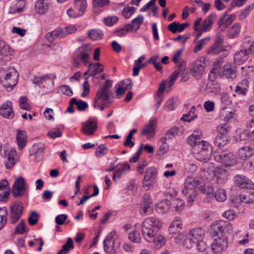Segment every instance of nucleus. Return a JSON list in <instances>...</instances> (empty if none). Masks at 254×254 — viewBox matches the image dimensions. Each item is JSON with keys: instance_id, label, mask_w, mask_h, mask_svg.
Returning <instances> with one entry per match:
<instances>
[{"instance_id": "nucleus-50", "label": "nucleus", "mask_w": 254, "mask_h": 254, "mask_svg": "<svg viewBox=\"0 0 254 254\" xmlns=\"http://www.w3.org/2000/svg\"><path fill=\"white\" fill-rule=\"evenodd\" d=\"M158 58L157 56H153L148 60L147 63L152 64L156 70L160 72H162V65L161 63L158 61Z\"/></svg>"}, {"instance_id": "nucleus-26", "label": "nucleus", "mask_w": 254, "mask_h": 254, "mask_svg": "<svg viewBox=\"0 0 254 254\" xmlns=\"http://www.w3.org/2000/svg\"><path fill=\"white\" fill-rule=\"evenodd\" d=\"M249 88V81L247 79H243L239 82L235 87V92L238 94L245 96L246 95Z\"/></svg>"}, {"instance_id": "nucleus-14", "label": "nucleus", "mask_w": 254, "mask_h": 254, "mask_svg": "<svg viewBox=\"0 0 254 254\" xmlns=\"http://www.w3.org/2000/svg\"><path fill=\"white\" fill-rule=\"evenodd\" d=\"M234 183L237 187L242 189H254V184L246 176L237 175L234 177Z\"/></svg>"}, {"instance_id": "nucleus-15", "label": "nucleus", "mask_w": 254, "mask_h": 254, "mask_svg": "<svg viewBox=\"0 0 254 254\" xmlns=\"http://www.w3.org/2000/svg\"><path fill=\"white\" fill-rule=\"evenodd\" d=\"M227 246V237H218L212 243L211 249L215 253H220L225 250Z\"/></svg>"}, {"instance_id": "nucleus-10", "label": "nucleus", "mask_w": 254, "mask_h": 254, "mask_svg": "<svg viewBox=\"0 0 254 254\" xmlns=\"http://www.w3.org/2000/svg\"><path fill=\"white\" fill-rule=\"evenodd\" d=\"M26 190V184L22 177H18L15 181L12 188L13 197H20L24 195Z\"/></svg>"}, {"instance_id": "nucleus-17", "label": "nucleus", "mask_w": 254, "mask_h": 254, "mask_svg": "<svg viewBox=\"0 0 254 254\" xmlns=\"http://www.w3.org/2000/svg\"><path fill=\"white\" fill-rule=\"evenodd\" d=\"M13 51L10 47L6 45L5 42L0 41V61L7 62L10 59V56L12 55Z\"/></svg>"}, {"instance_id": "nucleus-64", "label": "nucleus", "mask_w": 254, "mask_h": 254, "mask_svg": "<svg viewBox=\"0 0 254 254\" xmlns=\"http://www.w3.org/2000/svg\"><path fill=\"white\" fill-rule=\"evenodd\" d=\"M214 43L223 48L224 36L220 33H218L214 40Z\"/></svg>"}, {"instance_id": "nucleus-19", "label": "nucleus", "mask_w": 254, "mask_h": 254, "mask_svg": "<svg viewBox=\"0 0 254 254\" xmlns=\"http://www.w3.org/2000/svg\"><path fill=\"white\" fill-rule=\"evenodd\" d=\"M204 230L200 228H197L191 230L188 234V239L192 243L202 240L204 236Z\"/></svg>"}, {"instance_id": "nucleus-58", "label": "nucleus", "mask_w": 254, "mask_h": 254, "mask_svg": "<svg viewBox=\"0 0 254 254\" xmlns=\"http://www.w3.org/2000/svg\"><path fill=\"white\" fill-rule=\"evenodd\" d=\"M108 148L104 144H102L100 145L95 151V154L98 157H101L104 156L107 152Z\"/></svg>"}, {"instance_id": "nucleus-39", "label": "nucleus", "mask_w": 254, "mask_h": 254, "mask_svg": "<svg viewBox=\"0 0 254 254\" xmlns=\"http://www.w3.org/2000/svg\"><path fill=\"white\" fill-rule=\"evenodd\" d=\"M230 140L229 136H225L222 134H218L215 138L214 142L218 147H223L227 145Z\"/></svg>"}, {"instance_id": "nucleus-54", "label": "nucleus", "mask_w": 254, "mask_h": 254, "mask_svg": "<svg viewBox=\"0 0 254 254\" xmlns=\"http://www.w3.org/2000/svg\"><path fill=\"white\" fill-rule=\"evenodd\" d=\"M28 98L26 96H22L19 99V107L21 109L29 111L31 109L29 104L28 102Z\"/></svg>"}, {"instance_id": "nucleus-57", "label": "nucleus", "mask_w": 254, "mask_h": 254, "mask_svg": "<svg viewBox=\"0 0 254 254\" xmlns=\"http://www.w3.org/2000/svg\"><path fill=\"white\" fill-rule=\"evenodd\" d=\"M136 8L134 7L126 6L123 10V15L126 18H129L135 11Z\"/></svg>"}, {"instance_id": "nucleus-53", "label": "nucleus", "mask_w": 254, "mask_h": 254, "mask_svg": "<svg viewBox=\"0 0 254 254\" xmlns=\"http://www.w3.org/2000/svg\"><path fill=\"white\" fill-rule=\"evenodd\" d=\"M129 240L135 243H139L141 241L140 233L136 231H133L128 234Z\"/></svg>"}, {"instance_id": "nucleus-38", "label": "nucleus", "mask_w": 254, "mask_h": 254, "mask_svg": "<svg viewBox=\"0 0 254 254\" xmlns=\"http://www.w3.org/2000/svg\"><path fill=\"white\" fill-rule=\"evenodd\" d=\"M156 121V118L151 119L148 124L146 126V127L142 130V134H146L148 135H154Z\"/></svg>"}, {"instance_id": "nucleus-59", "label": "nucleus", "mask_w": 254, "mask_h": 254, "mask_svg": "<svg viewBox=\"0 0 254 254\" xmlns=\"http://www.w3.org/2000/svg\"><path fill=\"white\" fill-rule=\"evenodd\" d=\"M183 51V49H179L177 51L176 53L173 56L172 61L177 65H180V64L183 65V61L180 60Z\"/></svg>"}, {"instance_id": "nucleus-8", "label": "nucleus", "mask_w": 254, "mask_h": 254, "mask_svg": "<svg viewBox=\"0 0 254 254\" xmlns=\"http://www.w3.org/2000/svg\"><path fill=\"white\" fill-rule=\"evenodd\" d=\"M91 50L90 45H83L77 49L74 53L73 56L75 57L76 60H79L81 63L84 65H87L89 63Z\"/></svg>"}, {"instance_id": "nucleus-25", "label": "nucleus", "mask_w": 254, "mask_h": 254, "mask_svg": "<svg viewBox=\"0 0 254 254\" xmlns=\"http://www.w3.org/2000/svg\"><path fill=\"white\" fill-rule=\"evenodd\" d=\"M144 17L141 15H139L131 20L130 23L127 24V28L128 31L131 32L133 31H137L140 28L141 25L143 23Z\"/></svg>"}, {"instance_id": "nucleus-47", "label": "nucleus", "mask_w": 254, "mask_h": 254, "mask_svg": "<svg viewBox=\"0 0 254 254\" xmlns=\"http://www.w3.org/2000/svg\"><path fill=\"white\" fill-rule=\"evenodd\" d=\"M217 129L219 133L218 134L229 136L228 133L231 131V127L228 124H224L219 125L217 127Z\"/></svg>"}, {"instance_id": "nucleus-18", "label": "nucleus", "mask_w": 254, "mask_h": 254, "mask_svg": "<svg viewBox=\"0 0 254 254\" xmlns=\"http://www.w3.org/2000/svg\"><path fill=\"white\" fill-rule=\"evenodd\" d=\"M97 128V125L95 122L88 119L85 122L82 123L81 131L87 135L93 134Z\"/></svg>"}, {"instance_id": "nucleus-24", "label": "nucleus", "mask_w": 254, "mask_h": 254, "mask_svg": "<svg viewBox=\"0 0 254 254\" xmlns=\"http://www.w3.org/2000/svg\"><path fill=\"white\" fill-rule=\"evenodd\" d=\"M65 36H66V34L63 28H58L46 35V38L50 42H52L58 38H62Z\"/></svg>"}, {"instance_id": "nucleus-3", "label": "nucleus", "mask_w": 254, "mask_h": 254, "mask_svg": "<svg viewBox=\"0 0 254 254\" xmlns=\"http://www.w3.org/2000/svg\"><path fill=\"white\" fill-rule=\"evenodd\" d=\"M203 187V180L199 178H188L185 182L184 188L182 190V194L186 196L188 194V200L189 202H192L196 195V190L201 189Z\"/></svg>"}, {"instance_id": "nucleus-55", "label": "nucleus", "mask_w": 254, "mask_h": 254, "mask_svg": "<svg viewBox=\"0 0 254 254\" xmlns=\"http://www.w3.org/2000/svg\"><path fill=\"white\" fill-rule=\"evenodd\" d=\"M115 235L116 232L115 231H112L109 233L103 241V245L111 244L112 243H114V242H120L115 238Z\"/></svg>"}, {"instance_id": "nucleus-60", "label": "nucleus", "mask_w": 254, "mask_h": 254, "mask_svg": "<svg viewBox=\"0 0 254 254\" xmlns=\"http://www.w3.org/2000/svg\"><path fill=\"white\" fill-rule=\"evenodd\" d=\"M167 140H164V137H163L161 139L162 144L160 145L159 150L158 151V154L159 155H161L165 153L169 148V145L166 142Z\"/></svg>"}, {"instance_id": "nucleus-23", "label": "nucleus", "mask_w": 254, "mask_h": 254, "mask_svg": "<svg viewBox=\"0 0 254 254\" xmlns=\"http://www.w3.org/2000/svg\"><path fill=\"white\" fill-rule=\"evenodd\" d=\"M254 153V150L250 146L240 148L237 152L238 156L241 160L249 159Z\"/></svg>"}, {"instance_id": "nucleus-2", "label": "nucleus", "mask_w": 254, "mask_h": 254, "mask_svg": "<svg viewBox=\"0 0 254 254\" xmlns=\"http://www.w3.org/2000/svg\"><path fill=\"white\" fill-rule=\"evenodd\" d=\"M112 86L111 81L107 80L103 86L98 89L94 103L95 108L99 109L101 111H103L106 107L111 105L109 90Z\"/></svg>"}, {"instance_id": "nucleus-16", "label": "nucleus", "mask_w": 254, "mask_h": 254, "mask_svg": "<svg viewBox=\"0 0 254 254\" xmlns=\"http://www.w3.org/2000/svg\"><path fill=\"white\" fill-rule=\"evenodd\" d=\"M236 68L231 64H226L221 67L219 70L220 76L227 79H233L236 77Z\"/></svg>"}, {"instance_id": "nucleus-31", "label": "nucleus", "mask_w": 254, "mask_h": 254, "mask_svg": "<svg viewBox=\"0 0 254 254\" xmlns=\"http://www.w3.org/2000/svg\"><path fill=\"white\" fill-rule=\"evenodd\" d=\"M171 202L168 199H163L156 204V211L159 213H164L168 211Z\"/></svg>"}, {"instance_id": "nucleus-40", "label": "nucleus", "mask_w": 254, "mask_h": 254, "mask_svg": "<svg viewBox=\"0 0 254 254\" xmlns=\"http://www.w3.org/2000/svg\"><path fill=\"white\" fill-rule=\"evenodd\" d=\"M74 248L73 240L71 238H68L65 244L62 246V249L59 251L57 254H67Z\"/></svg>"}, {"instance_id": "nucleus-22", "label": "nucleus", "mask_w": 254, "mask_h": 254, "mask_svg": "<svg viewBox=\"0 0 254 254\" xmlns=\"http://www.w3.org/2000/svg\"><path fill=\"white\" fill-rule=\"evenodd\" d=\"M249 52L246 49H243L237 52L234 58V62L235 64L240 65L249 59Z\"/></svg>"}, {"instance_id": "nucleus-13", "label": "nucleus", "mask_w": 254, "mask_h": 254, "mask_svg": "<svg viewBox=\"0 0 254 254\" xmlns=\"http://www.w3.org/2000/svg\"><path fill=\"white\" fill-rule=\"evenodd\" d=\"M23 207L21 202H15L10 206V214L11 223L14 224L17 222L23 213Z\"/></svg>"}, {"instance_id": "nucleus-9", "label": "nucleus", "mask_w": 254, "mask_h": 254, "mask_svg": "<svg viewBox=\"0 0 254 254\" xmlns=\"http://www.w3.org/2000/svg\"><path fill=\"white\" fill-rule=\"evenodd\" d=\"M157 174V170L155 167H150L146 170L142 181V187L146 190H148L155 184Z\"/></svg>"}, {"instance_id": "nucleus-32", "label": "nucleus", "mask_w": 254, "mask_h": 254, "mask_svg": "<svg viewBox=\"0 0 254 254\" xmlns=\"http://www.w3.org/2000/svg\"><path fill=\"white\" fill-rule=\"evenodd\" d=\"M186 68L183 65L180 64V65H177V68L170 77V81L169 82L170 87H171V86L174 84L175 81L177 79L179 75L181 74H184Z\"/></svg>"}, {"instance_id": "nucleus-4", "label": "nucleus", "mask_w": 254, "mask_h": 254, "mask_svg": "<svg viewBox=\"0 0 254 254\" xmlns=\"http://www.w3.org/2000/svg\"><path fill=\"white\" fill-rule=\"evenodd\" d=\"M1 76L3 77L0 80L3 86L8 91H11L17 83L18 73L11 66L2 67L0 69Z\"/></svg>"}, {"instance_id": "nucleus-35", "label": "nucleus", "mask_w": 254, "mask_h": 254, "mask_svg": "<svg viewBox=\"0 0 254 254\" xmlns=\"http://www.w3.org/2000/svg\"><path fill=\"white\" fill-rule=\"evenodd\" d=\"M121 245L120 242H114L111 244L104 245V249L107 254H117V250Z\"/></svg>"}, {"instance_id": "nucleus-6", "label": "nucleus", "mask_w": 254, "mask_h": 254, "mask_svg": "<svg viewBox=\"0 0 254 254\" xmlns=\"http://www.w3.org/2000/svg\"><path fill=\"white\" fill-rule=\"evenodd\" d=\"M212 233L218 237L226 238L233 231L232 225L228 221H217L211 225Z\"/></svg>"}, {"instance_id": "nucleus-46", "label": "nucleus", "mask_w": 254, "mask_h": 254, "mask_svg": "<svg viewBox=\"0 0 254 254\" xmlns=\"http://www.w3.org/2000/svg\"><path fill=\"white\" fill-rule=\"evenodd\" d=\"M88 37L93 40H98L103 38V33L99 29H92L88 31Z\"/></svg>"}, {"instance_id": "nucleus-42", "label": "nucleus", "mask_w": 254, "mask_h": 254, "mask_svg": "<svg viewBox=\"0 0 254 254\" xmlns=\"http://www.w3.org/2000/svg\"><path fill=\"white\" fill-rule=\"evenodd\" d=\"M247 197L248 195L244 194L232 196L230 198L231 204L234 207H237L242 202H245V200Z\"/></svg>"}, {"instance_id": "nucleus-45", "label": "nucleus", "mask_w": 254, "mask_h": 254, "mask_svg": "<svg viewBox=\"0 0 254 254\" xmlns=\"http://www.w3.org/2000/svg\"><path fill=\"white\" fill-rule=\"evenodd\" d=\"M75 6L79 11L78 15H82L87 6V2L85 0H74Z\"/></svg>"}, {"instance_id": "nucleus-33", "label": "nucleus", "mask_w": 254, "mask_h": 254, "mask_svg": "<svg viewBox=\"0 0 254 254\" xmlns=\"http://www.w3.org/2000/svg\"><path fill=\"white\" fill-rule=\"evenodd\" d=\"M213 175L217 178L218 183H222V179L225 180L228 176L227 171L222 167H217L213 170Z\"/></svg>"}, {"instance_id": "nucleus-61", "label": "nucleus", "mask_w": 254, "mask_h": 254, "mask_svg": "<svg viewBox=\"0 0 254 254\" xmlns=\"http://www.w3.org/2000/svg\"><path fill=\"white\" fill-rule=\"evenodd\" d=\"M210 40L209 37H206L200 40L198 43L195 46L194 52L196 53L200 50H201L203 47L206 44L207 42Z\"/></svg>"}, {"instance_id": "nucleus-36", "label": "nucleus", "mask_w": 254, "mask_h": 254, "mask_svg": "<svg viewBox=\"0 0 254 254\" xmlns=\"http://www.w3.org/2000/svg\"><path fill=\"white\" fill-rule=\"evenodd\" d=\"M89 70H90V76L94 77L96 74L102 72L104 70L103 65L100 63H89Z\"/></svg>"}, {"instance_id": "nucleus-11", "label": "nucleus", "mask_w": 254, "mask_h": 254, "mask_svg": "<svg viewBox=\"0 0 254 254\" xmlns=\"http://www.w3.org/2000/svg\"><path fill=\"white\" fill-rule=\"evenodd\" d=\"M205 66L204 60H197L192 64L190 72L195 79H199L205 71Z\"/></svg>"}, {"instance_id": "nucleus-56", "label": "nucleus", "mask_w": 254, "mask_h": 254, "mask_svg": "<svg viewBox=\"0 0 254 254\" xmlns=\"http://www.w3.org/2000/svg\"><path fill=\"white\" fill-rule=\"evenodd\" d=\"M246 126L247 130L250 132V137L254 138V118H249L247 121Z\"/></svg>"}, {"instance_id": "nucleus-20", "label": "nucleus", "mask_w": 254, "mask_h": 254, "mask_svg": "<svg viewBox=\"0 0 254 254\" xmlns=\"http://www.w3.org/2000/svg\"><path fill=\"white\" fill-rule=\"evenodd\" d=\"M0 114L7 119H12L14 115V113L12 109V102L7 101L3 103L0 108Z\"/></svg>"}, {"instance_id": "nucleus-30", "label": "nucleus", "mask_w": 254, "mask_h": 254, "mask_svg": "<svg viewBox=\"0 0 254 254\" xmlns=\"http://www.w3.org/2000/svg\"><path fill=\"white\" fill-rule=\"evenodd\" d=\"M183 132L182 127H174L170 128L166 133L164 137V140L171 139L177 135H181Z\"/></svg>"}, {"instance_id": "nucleus-52", "label": "nucleus", "mask_w": 254, "mask_h": 254, "mask_svg": "<svg viewBox=\"0 0 254 254\" xmlns=\"http://www.w3.org/2000/svg\"><path fill=\"white\" fill-rule=\"evenodd\" d=\"M223 50V48L215 44H213L208 50L207 53L209 55H216Z\"/></svg>"}, {"instance_id": "nucleus-21", "label": "nucleus", "mask_w": 254, "mask_h": 254, "mask_svg": "<svg viewBox=\"0 0 254 254\" xmlns=\"http://www.w3.org/2000/svg\"><path fill=\"white\" fill-rule=\"evenodd\" d=\"M202 133L201 131L199 130L194 131V132L190 135L188 139V143L194 148H196V146H198V144L202 143L203 140H202Z\"/></svg>"}, {"instance_id": "nucleus-7", "label": "nucleus", "mask_w": 254, "mask_h": 254, "mask_svg": "<svg viewBox=\"0 0 254 254\" xmlns=\"http://www.w3.org/2000/svg\"><path fill=\"white\" fill-rule=\"evenodd\" d=\"M216 161L221 162L225 166H232L237 164V160L235 156L228 150L218 151L214 156Z\"/></svg>"}, {"instance_id": "nucleus-51", "label": "nucleus", "mask_w": 254, "mask_h": 254, "mask_svg": "<svg viewBox=\"0 0 254 254\" xmlns=\"http://www.w3.org/2000/svg\"><path fill=\"white\" fill-rule=\"evenodd\" d=\"M254 8V3H251L247 5L245 9L241 11L239 15V18L240 20H243L245 19L247 15L250 13L252 10Z\"/></svg>"}, {"instance_id": "nucleus-37", "label": "nucleus", "mask_w": 254, "mask_h": 254, "mask_svg": "<svg viewBox=\"0 0 254 254\" xmlns=\"http://www.w3.org/2000/svg\"><path fill=\"white\" fill-rule=\"evenodd\" d=\"M32 149L33 152L35 151L34 154L36 155L35 160L39 161L43 157L45 145L41 143L34 144Z\"/></svg>"}, {"instance_id": "nucleus-12", "label": "nucleus", "mask_w": 254, "mask_h": 254, "mask_svg": "<svg viewBox=\"0 0 254 254\" xmlns=\"http://www.w3.org/2000/svg\"><path fill=\"white\" fill-rule=\"evenodd\" d=\"M153 202L150 195L145 193L142 197L140 204V213L142 215L151 214L153 211Z\"/></svg>"}, {"instance_id": "nucleus-63", "label": "nucleus", "mask_w": 254, "mask_h": 254, "mask_svg": "<svg viewBox=\"0 0 254 254\" xmlns=\"http://www.w3.org/2000/svg\"><path fill=\"white\" fill-rule=\"evenodd\" d=\"M226 17H227V13H224L223 16L219 20L218 23L219 27L221 29L222 31H223L229 26L228 24L226 22Z\"/></svg>"}, {"instance_id": "nucleus-34", "label": "nucleus", "mask_w": 254, "mask_h": 254, "mask_svg": "<svg viewBox=\"0 0 254 254\" xmlns=\"http://www.w3.org/2000/svg\"><path fill=\"white\" fill-rule=\"evenodd\" d=\"M216 14L212 13L204 19L201 28V29H202V31L206 32L211 29L216 19Z\"/></svg>"}, {"instance_id": "nucleus-44", "label": "nucleus", "mask_w": 254, "mask_h": 254, "mask_svg": "<svg viewBox=\"0 0 254 254\" xmlns=\"http://www.w3.org/2000/svg\"><path fill=\"white\" fill-rule=\"evenodd\" d=\"M171 203L172 208L174 211H180L184 209L185 207L184 201L180 198L173 200Z\"/></svg>"}, {"instance_id": "nucleus-43", "label": "nucleus", "mask_w": 254, "mask_h": 254, "mask_svg": "<svg viewBox=\"0 0 254 254\" xmlns=\"http://www.w3.org/2000/svg\"><path fill=\"white\" fill-rule=\"evenodd\" d=\"M178 104V98L173 97L169 99L165 103L164 108L168 111H173L177 107Z\"/></svg>"}, {"instance_id": "nucleus-1", "label": "nucleus", "mask_w": 254, "mask_h": 254, "mask_svg": "<svg viewBox=\"0 0 254 254\" xmlns=\"http://www.w3.org/2000/svg\"><path fill=\"white\" fill-rule=\"evenodd\" d=\"M161 227V222L158 219L153 217L146 218L142 223V237L147 242L154 243L156 249H160L166 243V239L163 236H157V233Z\"/></svg>"}, {"instance_id": "nucleus-29", "label": "nucleus", "mask_w": 254, "mask_h": 254, "mask_svg": "<svg viewBox=\"0 0 254 254\" xmlns=\"http://www.w3.org/2000/svg\"><path fill=\"white\" fill-rule=\"evenodd\" d=\"M27 136L25 130H19L16 135V140L19 150H22L26 145Z\"/></svg>"}, {"instance_id": "nucleus-28", "label": "nucleus", "mask_w": 254, "mask_h": 254, "mask_svg": "<svg viewBox=\"0 0 254 254\" xmlns=\"http://www.w3.org/2000/svg\"><path fill=\"white\" fill-rule=\"evenodd\" d=\"M49 4L47 0H37L35 3V10L40 14H45L49 10Z\"/></svg>"}, {"instance_id": "nucleus-62", "label": "nucleus", "mask_w": 254, "mask_h": 254, "mask_svg": "<svg viewBox=\"0 0 254 254\" xmlns=\"http://www.w3.org/2000/svg\"><path fill=\"white\" fill-rule=\"evenodd\" d=\"M39 215L36 211H32L28 218V222L31 226L36 225L38 220Z\"/></svg>"}, {"instance_id": "nucleus-41", "label": "nucleus", "mask_w": 254, "mask_h": 254, "mask_svg": "<svg viewBox=\"0 0 254 254\" xmlns=\"http://www.w3.org/2000/svg\"><path fill=\"white\" fill-rule=\"evenodd\" d=\"M241 27L240 24L236 23L234 24L227 32V36L230 39H233L238 36L240 32Z\"/></svg>"}, {"instance_id": "nucleus-5", "label": "nucleus", "mask_w": 254, "mask_h": 254, "mask_svg": "<svg viewBox=\"0 0 254 254\" xmlns=\"http://www.w3.org/2000/svg\"><path fill=\"white\" fill-rule=\"evenodd\" d=\"M212 147L207 141H203L198 144L196 148H194L193 156L198 161L207 162L210 159L212 155Z\"/></svg>"}, {"instance_id": "nucleus-48", "label": "nucleus", "mask_w": 254, "mask_h": 254, "mask_svg": "<svg viewBox=\"0 0 254 254\" xmlns=\"http://www.w3.org/2000/svg\"><path fill=\"white\" fill-rule=\"evenodd\" d=\"M71 104H74L77 106V109L80 111H83L88 107V104L81 100L77 101L76 98L71 99Z\"/></svg>"}, {"instance_id": "nucleus-27", "label": "nucleus", "mask_w": 254, "mask_h": 254, "mask_svg": "<svg viewBox=\"0 0 254 254\" xmlns=\"http://www.w3.org/2000/svg\"><path fill=\"white\" fill-rule=\"evenodd\" d=\"M189 26V24L188 22L180 24L179 22H173L168 26L167 28L173 33H176L178 32H183Z\"/></svg>"}, {"instance_id": "nucleus-49", "label": "nucleus", "mask_w": 254, "mask_h": 254, "mask_svg": "<svg viewBox=\"0 0 254 254\" xmlns=\"http://www.w3.org/2000/svg\"><path fill=\"white\" fill-rule=\"evenodd\" d=\"M216 199L220 202L225 200L227 198V195L224 190L222 189H218L213 194Z\"/></svg>"}]
</instances>
